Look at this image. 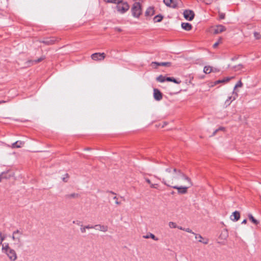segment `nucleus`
I'll list each match as a JSON object with an SVG mask.
<instances>
[{
	"instance_id": "nucleus-1",
	"label": "nucleus",
	"mask_w": 261,
	"mask_h": 261,
	"mask_svg": "<svg viewBox=\"0 0 261 261\" xmlns=\"http://www.w3.org/2000/svg\"><path fill=\"white\" fill-rule=\"evenodd\" d=\"M187 177L180 170L169 167L165 169L162 182L165 185L173 188L175 185L181 184L180 180Z\"/></svg>"
},
{
	"instance_id": "nucleus-2",
	"label": "nucleus",
	"mask_w": 261,
	"mask_h": 261,
	"mask_svg": "<svg viewBox=\"0 0 261 261\" xmlns=\"http://www.w3.org/2000/svg\"><path fill=\"white\" fill-rule=\"evenodd\" d=\"M183 180L186 181L184 186H178V185L174 186L172 188L177 190V192L180 194H184L187 193L188 189L193 186L191 179L189 177H186Z\"/></svg>"
},
{
	"instance_id": "nucleus-3",
	"label": "nucleus",
	"mask_w": 261,
	"mask_h": 261,
	"mask_svg": "<svg viewBox=\"0 0 261 261\" xmlns=\"http://www.w3.org/2000/svg\"><path fill=\"white\" fill-rule=\"evenodd\" d=\"M132 15L134 17L139 18L142 14V8L140 3H135L131 9Z\"/></svg>"
},
{
	"instance_id": "nucleus-4",
	"label": "nucleus",
	"mask_w": 261,
	"mask_h": 261,
	"mask_svg": "<svg viewBox=\"0 0 261 261\" xmlns=\"http://www.w3.org/2000/svg\"><path fill=\"white\" fill-rule=\"evenodd\" d=\"M22 236V232L20 231L19 230L14 231L12 234V239L15 242V244L17 245L18 247H20L22 246L21 240Z\"/></svg>"
},
{
	"instance_id": "nucleus-5",
	"label": "nucleus",
	"mask_w": 261,
	"mask_h": 261,
	"mask_svg": "<svg viewBox=\"0 0 261 261\" xmlns=\"http://www.w3.org/2000/svg\"><path fill=\"white\" fill-rule=\"evenodd\" d=\"M116 4H117V10L120 13H124L129 9L128 4L126 2H122V0Z\"/></svg>"
},
{
	"instance_id": "nucleus-6",
	"label": "nucleus",
	"mask_w": 261,
	"mask_h": 261,
	"mask_svg": "<svg viewBox=\"0 0 261 261\" xmlns=\"http://www.w3.org/2000/svg\"><path fill=\"white\" fill-rule=\"evenodd\" d=\"M60 39L55 37H51L50 38H45L43 40L40 41V42L43 43L46 45H50L54 44L56 42H58Z\"/></svg>"
},
{
	"instance_id": "nucleus-7",
	"label": "nucleus",
	"mask_w": 261,
	"mask_h": 261,
	"mask_svg": "<svg viewBox=\"0 0 261 261\" xmlns=\"http://www.w3.org/2000/svg\"><path fill=\"white\" fill-rule=\"evenodd\" d=\"M91 59L95 61H101L106 58V54L104 53H96L91 55Z\"/></svg>"
},
{
	"instance_id": "nucleus-8",
	"label": "nucleus",
	"mask_w": 261,
	"mask_h": 261,
	"mask_svg": "<svg viewBox=\"0 0 261 261\" xmlns=\"http://www.w3.org/2000/svg\"><path fill=\"white\" fill-rule=\"evenodd\" d=\"M5 254H6L7 255V256L11 261H15L17 259V256L16 253L15 251L13 249H11L7 251V252L5 253Z\"/></svg>"
},
{
	"instance_id": "nucleus-9",
	"label": "nucleus",
	"mask_w": 261,
	"mask_h": 261,
	"mask_svg": "<svg viewBox=\"0 0 261 261\" xmlns=\"http://www.w3.org/2000/svg\"><path fill=\"white\" fill-rule=\"evenodd\" d=\"M183 14L185 18L189 21L193 20L195 16L194 12L190 10L184 11Z\"/></svg>"
},
{
	"instance_id": "nucleus-10",
	"label": "nucleus",
	"mask_w": 261,
	"mask_h": 261,
	"mask_svg": "<svg viewBox=\"0 0 261 261\" xmlns=\"http://www.w3.org/2000/svg\"><path fill=\"white\" fill-rule=\"evenodd\" d=\"M93 228L97 230L103 232H106L108 230V226L105 225L96 224L93 226Z\"/></svg>"
},
{
	"instance_id": "nucleus-11",
	"label": "nucleus",
	"mask_w": 261,
	"mask_h": 261,
	"mask_svg": "<svg viewBox=\"0 0 261 261\" xmlns=\"http://www.w3.org/2000/svg\"><path fill=\"white\" fill-rule=\"evenodd\" d=\"M153 97L156 100L160 101L163 98V94L159 89L154 88L153 89Z\"/></svg>"
},
{
	"instance_id": "nucleus-12",
	"label": "nucleus",
	"mask_w": 261,
	"mask_h": 261,
	"mask_svg": "<svg viewBox=\"0 0 261 261\" xmlns=\"http://www.w3.org/2000/svg\"><path fill=\"white\" fill-rule=\"evenodd\" d=\"M45 59V57L44 56H42L40 58H38L37 60H28L27 62V66H31L33 64H37L42 61H43L44 59Z\"/></svg>"
},
{
	"instance_id": "nucleus-13",
	"label": "nucleus",
	"mask_w": 261,
	"mask_h": 261,
	"mask_svg": "<svg viewBox=\"0 0 261 261\" xmlns=\"http://www.w3.org/2000/svg\"><path fill=\"white\" fill-rule=\"evenodd\" d=\"M225 30V27L222 25H217L216 28L213 29V33L215 34L220 33Z\"/></svg>"
},
{
	"instance_id": "nucleus-14",
	"label": "nucleus",
	"mask_w": 261,
	"mask_h": 261,
	"mask_svg": "<svg viewBox=\"0 0 261 261\" xmlns=\"http://www.w3.org/2000/svg\"><path fill=\"white\" fill-rule=\"evenodd\" d=\"M80 195L79 193H73L71 194H66L65 197L66 199L70 200L72 199H77L80 198Z\"/></svg>"
},
{
	"instance_id": "nucleus-15",
	"label": "nucleus",
	"mask_w": 261,
	"mask_h": 261,
	"mask_svg": "<svg viewBox=\"0 0 261 261\" xmlns=\"http://www.w3.org/2000/svg\"><path fill=\"white\" fill-rule=\"evenodd\" d=\"M240 214L238 211L234 212L230 216V219L233 221H237L240 219Z\"/></svg>"
},
{
	"instance_id": "nucleus-16",
	"label": "nucleus",
	"mask_w": 261,
	"mask_h": 261,
	"mask_svg": "<svg viewBox=\"0 0 261 261\" xmlns=\"http://www.w3.org/2000/svg\"><path fill=\"white\" fill-rule=\"evenodd\" d=\"M24 142L21 141H17L12 144L11 147L12 148H20L24 145Z\"/></svg>"
},
{
	"instance_id": "nucleus-17",
	"label": "nucleus",
	"mask_w": 261,
	"mask_h": 261,
	"mask_svg": "<svg viewBox=\"0 0 261 261\" xmlns=\"http://www.w3.org/2000/svg\"><path fill=\"white\" fill-rule=\"evenodd\" d=\"M195 236V239H199L198 240V241L200 243H202L204 244H207L208 242V241L207 239H206L205 241H203V238H202V237L199 234H197V233H195L194 234Z\"/></svg>"
},
{
	"instance_id": "nucleus-18",
	"label": "nucleus",
	"mask_w": 261,
	"mask_h": 261,
	"mask_svg": "<svg viewBox=\"0 0 261 261\" xmlns=\"http://www.w3.org/2000/svg\"><path fill=\"white\" fill-rule=\"evenodd\" d=\"M154 14V10L153 7H149L147 9L145 12V15L146 16H151Z\"/></svg>"
},
{
	"instance_id": "nucleus-19",
	"label": "nucleus",
	"mask_w": 261,
	"mask_h": 261,
	"mask_svg": "<svg viewBox=\"0 0 261 261\" xmlns=\"http://www.w3.org/2000/svg\"><path fill=\"white\" fill-rule=\"evenodd\" d=\"M181 27L183 29L186 31H190L192 29V25L188 22H182L181 23Z\"/></svg>"
},
{
	"instance_id": "nucleus-20",
	"label": "nucleus",
	"mask_w": 261,
	"mask_h": 261,
	"mask_svg": "<svg viewBox=\"0 0 261 261\" xmlns=\"http://www.w3.org/2000/svg\"><path fill=\"white\" fill-rule=\"evenodd\" d=\"M171 1L170 7L172 8H176L180 2V0H172Z\"/></svg>"
},
{
	"instance_id": "nucleus-21",
	"label": "nucleus",
	"mask_w": 261,
	"mask_h": 261,
	"mask_svg": "<svg viewBox=\"0 0 261 261\" xmlns=\"http://www.w3.org/2000/svg\"><path fill=\"white\" fill-rule=\"evenodd\" d=\"M152 64H155L158 65V66H168V67L171 66V63L170 62L158 63V62H152Z\"/></svg>"
},
{
	"instance_id": "nucleus-22",
	"label": "nucleus",
	"mask_w": 261,
	"mask_h": 261,
	"mask_svg": "<svg viewBox=\"0 0 261 261\" xmlns=\"http://www.w3.org/2000/svg\"><path fill=\"white\" fill-rule=\"evenodd\" d=\"M11 249L12 248H11L9 247V245L8 243L6 244L5 245H4V244L2 245V252L4 253H6V252H7V251H8Z\"/></svg>"
},
{
	"instance_id": "nucleus-23",
	"label": "nucleus",
	"mask_w": 261,
	"mask_h": 261,
	"mask_svg": "<svg viewBox=\"0 0 261 261\" xmlns=\"http://www.w3.org/2000/svg\"><path fill=\"white\" fill-rule=\"evenodd\" d=\"M227 237H228V233H227V231H222L219 236L220 239H223L224 240H226Z\"/></svg>"
},
{
	"instance_id": "nucleus-24",
	"label": "nucleus",
	"mask_w": 261,
	"mask_h": 261,
	"mask_svg": "<svg viewBox=\"0 0 261 261\" xmlns=\"http://www.w3.org/2000/svg\"><path fill=\"white\" fill-rule=\"evenodd\" d=\"M212 68L210 66H206L204 67L203 72L206 74L210 73L213 71Z\"/></svg>"
},
{
	"instance_id": "nucleus-25",
	"label": "nucleus",
	"mask_w": 261,
	"mask_h": 261,
	"mask_svg": "<svg viewBox=\"0 0 261 261\" xmlns=\"http://www.w3.org/2000/svg\"><path fill=\"white\" fill-rule=\"evenodd\" d=\"M143 238L145 239L151 238L154 241H158V238H157L153 234L150 233L149 234L146 236H144Z\"/></svg>"
},
{
	"instance_id": "nucleus-26",
	"label": "nucleus",
	"mask_w": 261,
	"mask_h": 261,
	"mask_svg": "<svg viewBox=\"0 0 261 261\" xmlns=\"http://www.w3.org/2000/svg\"><path fill=\"white\" fill-rule=\"evenodd\" d=\"M166 81H168V82H173L175 83H176V84H179L181 81H177L176 79H175L173 77H166Z\"/></svg>"
},
{
	"instance_id": "nucleus-27",
	"label": "nucleus",
	"mask_w": 261,
	"mask_h": 261,
	"mask_svg": "<svg viewBox=\"0 0 261 261\" xmlns=\"http://www.w3.org/2000/svg\"><path fill=\"white\" fill-rule=\"evenodd\" d=\"M166 77L165 76L160 75L156 77V81L159 82L163 83L166 81Z\"/></svg>"
},
{
	"instance_id": "nucleus-28",
	"label": "nucleus",
	"mask_w": 261,
	"mask_h": 261,
	"mask_svg": "<svg viewBox=\"0 0 261 261\" xmlns=\"http://www.w3.org/2000/svg\"><path fill=\"white\" fill-rule=\"evenodd\" d=\"M162 19H163V16L160 15H156L153 18V20L155 22H160L162 21Z\"/></svg>"
},
{
	"instance_id": "nucleus-29",
	"label": "nucleus",
	"mask_w": 261,
	"mask_h": 261,
	"mask_svg": "<svg viewBox=\"0 0 261 261\" xmlns=\"http://www.w3.org/2000/svg\"><path fill=\"white\" fill-rule=\"evenodd\" d=\"M233 77H227L224 78L222 80H218V81H216V83L217 84H218V83H220L227 82L229 81L231 79H233Z\"/></svg>"
},
{
	"instance_id": "nucleus-30",
	"label": "nucleus",
	"mask_w": 261,
	"mask_h": 261,
	"mask_svg": "<svg viewBox=\"0 0 261 261\" xmlns=\"http://www.w3.org/2000/svg\"><path fill=\"white\" fill-rule=\"evenodd\" d=\"M249 219L255 224H257L258 223V222L257 220L254 219V218L253 217L252 215H249Z\"/></svg>"
},
{
	"instance_id": "nucleus-31",
	"label": "nucleus",
	"mask_w": 261,
	"mask_h": 261,
	"mask_svg": "<svg viewBox=\"0 0 261 261\" xmlns=\"http://www.w3.org/2000/svg\"><path fill=\"white\" fill-rule=\"evenodd\" d=\"M235 99L236 97H233V98H232L231 96L229 97L226 100L225 104L227 105H229L231 101L234 100Z\"/></svg>"
},
{
	"instance_id": "nucleus-32",
	"label": "nucleus",
	"mask_w": 261,
	"mask_h": 261,
	"mask_svg": "<svg viewBox=\"0 0 261 261\" xmlns=\"http://www.w3.org/2000/svg\"><path fill=\"white\" fill-rule=\"evenodd\" d=\"M113 199L115 200V203L117 205H120L121 204V202L118 200V198L117 196H114Z\"/></svg>"
},
{
	"instance_id": "nucleus-33",
	"label": "nucleus",
	"mask_w": 261,
	"mask_h": 261,
	"mask_svg": "<svg viewBox=\"0 0 261 261\" xmlns=\"http://www.w3.org/2000/svg\"><path fill=\"white\" fill-rule=\"evenodd\" d=\"M169 226L170 228H177V227L176 224L173 222H170L169 223Z\"/></svg>"
},
{
	"instance_id": "nucleus-34",
	"label": "nucleus",
	"mask_w": 261,
	"mask_h": 261,
	"mask_svg": "<svg viewBox=\"0 0 261 261\" xmlns=\"http://www.w3.org/2000/svg\"><path fill=\"white\" fill-rule=\"evenodd\" d=\"M254 36L256 39H259L261 38V35L256 32L254 33Z\"/></svg>"
},
{
	"instance_id": "nucleus-35",
	"label": "nucleus",
	"mask_w": 261,
	"mask_h": 261,
	"mask_svg": "<svg viewBox=\"0 0 261 261\" xmlns=\"http://www.w3.org/2000/svg\"><path fill=\"white\" fill-rule=\"evenodd\" d=\"M171 1L172 0H164L163 2L167 6L170 7Z\"/></svg>"
},
{
	"instance_id": "nucleus-36",
	"label": "nucleus",
	"mask_w": 261,
	"mask_h": 261,
	"mask_svg": "<svg viewBox=\"0 0 261 261\" xmlns=\"http://www.w3.org/2000/svg\"><path fill=\"white\" fill-rule=\"evenodd\" d=\"M10 177V175L9 177L5 176V173L2 172L0 175V181H1L2 178H7Z\"/></svg>"
},
{
	"instance_id": "nucleus-37",
	"label": "nucleus",
	"mask_w": 261,
	"mask_h": 261,
	"mask_svg": "<svg viewBox=\"0 0 261 261\" xmlns=\"http://www.w3.org/2000/svg\"><path fill=\"white\" fill-rule=\"evenodd\" d=\"M69 177V175L67 173H66L65 174L64 176L62 178V180L64 182H67Z\"/></svg>"
},
{
	"instance_id": "nucleus-38",
	"label": "nucleus",
	"mask_w": 261,
	"mask_h": 261,
	"mask_svg": "<svg viewBox=\"0 0 261 261\" xmlns=\"http://www.w3.org/2000/svg\"><path fill=\"white\" fill-rule=\"evenodd\" d=\"M243 86V84L241 81H239L234 86V89L238 87H241Z\"/></svg>"
},
{
	"instance_id": "nucleus-39",
	"label": "nucleus",
	"mask_w": 261,
	"mask_h": 261,
	"mask_svg": "<svg viewBox=\"0 0 261 261\" xmlns=\"http://www.w3.org/2000/svg\"><path fill=\"white\" fill-rule=\"evenodd\" d=\"M5 237L4 236H2V233L1 232H0V245L2 244V242L5 240Z\"/></svg>"
},
{
	"instance_id": "nucleus-40",
	"label": "nucleus",
	"mask_w": 261,
	"mask_h": 261,
	"mask_svg": "<svg viewBox=\"0 0 261 261\" xmlns=\"http://www.w3.org/2000/svg\"><path fill=\"white\" fill-rule=\"evenodd\" d=\"M221 42V39L220 38L219 41L217 42H216L214 45H213V47L214 48H216L217 47V46L219 45V43H220Z\"/></svg>"
},
{
	"instance_id": "nucleus-41",
	"label": "nucleus",
	"mask_w": 261,
	"mask_h": 261,
	"mask_svg": "<svg viewBox=\"0 0 261 261\" xmlns=\"http://www.w3.org/2000/svg\"><path fill=\"white\" fill-rule=\"evenodd\" d=\"M185 231H186L188 232H189V233H191L193 234H195V233L193 231H192V230L191 229H190L189 228H185Z\"/></svg>"
},
{
	"instance_id": "nucleus-42",
	"label": "nucleus",
	"mask_w": 261,
	"mask_h": 261,
	"mask_svg": "<svg viewBox=\"0 0 261 261\" xmlns=\"http://www.w3.org/2000/svg\"><path fill=\"white\" fill-rule=\"evenodd\" d=\"M81 231L82 232V233H85L86 232V228H85V226H81Z\"/></svg>"
},
{
	"instance_id": "nucleus-43",
	"label": "nucleus",
	"mask_w": 261,
	"mask_h": 261,
	"mask_svg": "<svg viewBox=\"0 0 261 261\" xmlns=\"http://www.w3.org/2000/svg\"><path fill=\"white\" fill-rule=\"evenodd\" d=\"M157 186H158V184H151L150 185V187L151 188H155V189H156L157 188Z\"/></svg>"
},
{
	"instance_id": "nucleus-44",
	"label": "nucleus",
	"mask_w": 261,
	"mask_h": 261,
	"mask_svg": "<svg viewBox=\"0 0 261 261\" xmlns=\"http://www.w3.org/2000/svg\"><path fill=\"white\" fill-rule=\"evenodd\" d=\"M205 3L206 4H211L213 0H204Z\"/></svg>"
},
{
	"instance_id": "nucleus-45",
	"label": "nucleus",
	"mask_w": 261,
	"mask_h": 261,
	"mask_svg": "<svg viewBox=\"0 0 261 261\" xmlns=\"http://www.w3.org/2000/svg\"><path fill=\"white\" fill-rule=\"evenodd\" d=\"M85 228H86V229H92V228H93V226H90V225H88L85 226Z\"/></svg>"
},
{
	"instance_id": "nucleus-46",
	"label": "nucleus",
	"mask_w": 261,
	"mask_h": 261,
	"mask_svg": "<svg viewBox=\"0 0 261 261\" xmlns=\"http://www.w3.org/2000/svg\"><path fill=\"white\" fill-rule=\"evenodd\" d=\"M145 181L148 184L150 185V186L151 185V184H152L151 182V181L150 179H149L148 178H145Z\"/></svg>"
},
{
	"instance_id": "nucleus-47",
	"label": "nucleus",
	"mask_w": 261,
	"mask_h": 261,
	"mask_svg": "<svg viewBox=\"0 0 261 261\" xmlns=\"http://www.w3.org/2000/svg\"><path fill=\"white\" fill-rule=\"evenodd\" d=\"M218 131H219V129H216V130L213 132V134H212V136H215V135L217 134V133Z\"/></svg>"
},
{
	"instance_id": "nucleus-48",
	"label": "nucleus",
	"mask_w": 261,
	"mask_h": 261,
	"mask_svg": "<svg viewBox=\"0 0 261 261\" xmlns=\"http://www.w3.org/2000/svg\"><path fill=\"white\" fill-rule=\"evenodd\" d=\"M217 129H219V130H225V128L224 127H220Z\"/></svg>"
},
{
	"instance_id": "nucleus-49",
	"label": "nucleus",
	"mask_w": 261,
	"mask_h": 261,
	"mask_svg": "<svg viewBox=\"0 0 261 261\" xmlns=\"http://www.w3.org/2000/svg\"><path fill=\"white\" fill-rule=\"evenodd\" d=\"M177 228H178V229H179L180 230H184V231H185V228H183L181 226H177Z\"/></svg>"
},
{
	"instance_id": "nucleus-50",
	"label": "nucleus",
	"mask_w": 261,
	"mask_h": 261,
	"mask_svg": "<svg viewBox=\"0 0 261 261\" xmlns=\"http://www.w3.org/2000/svg\"><path fill=\"white\" fill-rule=\"evenodd\" d=\"M8 101H5V100H0V105H1V104H2V103H6V102H8Z\"/></svg>"
},
{
	"instance_id": "nucleus-51",
	"label": "nucleus",
	"mask_w": 261,
	"mask_h": 261,
	"mask_svg": "<svg viewBox=\"0 0 261 261\" xmlns=\"http://www.w3.org/2000/svg\"><path fill=\"white\" fill-rule=\"evenodd\" d=\"M224 16H225V15H224V14H221L220 15V18H221V19H223V18H224Z\"/></svg>"
},
{
	"instance_id": "nucleus-52",
	"label": "nucleus",
	"mask_w": 261,
	"mask_h": 261,
	"mask_svg": "<svg viewBox=\"0 0 261 261\" xmlns=\"http://www.w3.org/2000/svg\"><path fill=\"white\" fill-rule=\"evenodd\" d=\"M246 223H247V220H246V219H244V220L242 221V224H246Z\"/></svg>"
},
{
	"instance_id": "nucleus-53",
	"label": "nucleus",
	"mask_w": 261,
	"mask_h": 261,
	"mask_svg": "<svg viewBox=\"0 0 261 261\" xmlns=\"http://www.w3.org/2000/svg\"><path fill=\"white\" fill-rule=\"evenodd\" d=\"M109 193H110V194H113V195H116V193H114V192H113V191H109Z\"/></svg>"
},
{
	"instance_id": "nucleus-54",
	"label": "nucleus",
	"mask_w": 261,
	"mask_h": 261,
	"mask_svg": "<svg viewBox=\"0 0 261 261\" xmlns=\"http://www.w3.org/2000/svg\"><path fill=\"white\" fill-rule=\"evenodd\" d=\"M116 30H117L119 32H121V30L120 28H116Z\"/></svg>"
},
{
	"instance_id": "nucleus-55",
	"label": "nucleus",
	"mask_w": 261,
	"mask_h": 261,
	"mask_svg": "<svg viewBox=\"0 0 261 261\" xmlns=\"http://www.w3.org/2000/svg\"><path fill=\"white\" fill-rule=\"evenodd\" d=\"M164 125H166L167 124V122H165L164 123Z\"/></svg>"
}]
</instances>
